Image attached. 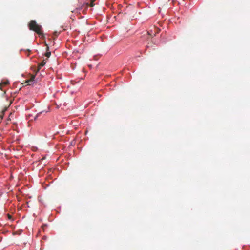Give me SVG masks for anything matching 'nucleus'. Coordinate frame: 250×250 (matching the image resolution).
I'll list each match as a JSON object with an SVG mask.
<instances>
[{"instance_id": "1", "label": "nucleus", "mask_w": 250, "mask_h": 250, "mask_svg": "<svg viewBox=\"0 0 250 250\" xmlns=\"http://www.w3.org/2000/svg\"><path fill=\"white\" fill-rule=\"evenodd\" d=\"M28 26L30 30L35 31L39 35L42 34V26L38 25L35 21L31 20L28 24Z\"/></svg>"}, {"instance_id": "2", "label": "nucleus", "mask_w": 250, "mask_h": 250, "mask_svg": "<svg viewBox=\"0 0 250 250\" xmlns=\"http://www.w3.org/2000/svg\"><path fill=\"white\" fill-rule=\"evenodd\" d=\"M35 77V76L32 75L31 76V79L26 81L25 83H27V84L29 85H33L34 83V81Z\"/></svg>"}, {"instance_id": "3", "label": "nucleus", "mask_w": 250, "mask_h": 250, "mask_svg": "<svg viewBox=\"0 0 250 250\" xmlns=\"http://www.w3.org/2000/svg\"><path fill=\"white\" fill-rule=\"evenodd\" d=\"M9 83V82L8 80H6L3 81H2L0 84V89L2 90V87L4 85H6L8 84Z\"/></svg>"}, {"instance_id": "4", "label": "nucleus", "mask_w": 250, "mask_h": 250, "mask_svg": "<svg viewBox=\"0 0 250 250\" xmlns=\"http://www.w3.org/2000/svg\"><path fill=\"white\" fill-rule=\"evenodd\" d=\"M45 63L46 60L44 59L42 60V62L39 64L38 71H39L40 69L45 64Z\"/></svg>"}, {"instance_id": "5", "label": "nucleus", "mask_w": 250, "mask_h": 250, "mask_svg": "<svg viewBox=\"0 0 250 250\" xmlns=\"http://www.w3.org/2000/svg\"><path fill=\"white\" fill-rule=\"evenodd\" d=\"M95 0H91L89 4L88 3H86L85 4L86 6L88 7V6H89L90 7H93L95 5L94 2L95 1Z\"/></svg>"}, {"instance_id": "6", "label": "nucleus", "mask_w": 250, "mask_h": 250, "mask_svg": "<svg viewBox=\"0 0 250 250\" xmlns=\"http://www.w3.org/2000/svg\"><path fill=\"white\" fill-rule=\"evenodd\" d=\"M45 45L47 47H46V52L45 53V56H46L48 58L51 55V52L50 51H48V50H49V47L47 46V45L46 44H45Z\"/></svg>"}, {"instance_id": "7", "label": "nucleus", "mask_w": 250, "mask_h": 250, "mask_svg": "<svg viewBox=\"0 0 250 250\" xmlns=\"http://www.w3.org/2000/svg\"><path fill=\"white\" fill-rule=\"evenodd\" d=\"M7 216H8V219H10L12 218L11 215H10L9 214H7Z\"/></svg>"}, {"instance_id": "8", "label": "nucleus", "mask_w": 250, "mask_h": 250, "mask_svg": "<svg viewBox=\"0 0 250 250\" xmlns=\"http://www.w3.org/2000/svg\"><path fill=\"white\" fill-rule=\"evenodd\" d=\"M2 239V238L1 237H0V242H1V241Z\"/></svg>"}, {"instance_id": "9", "label": "nucleus", "mask_w": 250, "mask_h": 250, "mask_svg": "<svg viewBox=\"0 0 250 250\" xmlns=\"http://www.w3.org/2000/svg\"><path fill=\"white\" fill-rule=\"evenodd\" d=\"M55 35H56V36H57L58 34H57V32H55Z\"/></svg>"}, {"instance_id": "10", "label": "nucleus", "mask_w": 250, "mask_h": 250, "mask_svg": "<svg viewBox=\"0 0 250 250\" xmlns=\"http://www.w3.org/2000/svg\"><path fill=\"white\" fill-rule=\"evenodd\" d=\"M39 114H40V113H39V114L36 116V117H35V119H36L37 117L39 115Z\"/></svg>"}, {"instance_id": "11", "label": "nucleus", "mask_w": 250, "mask_h": 250, "mask_svg": "<svg viewBox=\"0 0 250 250\" xmlns=\"http://www.w3.org/2000/svg\"><path fill=\"white\" fill-rule=\"evenodd\" d=\"M27 51H28V52H30V50H28V49L27 50Z\"/></svg>"}]
</instances>
